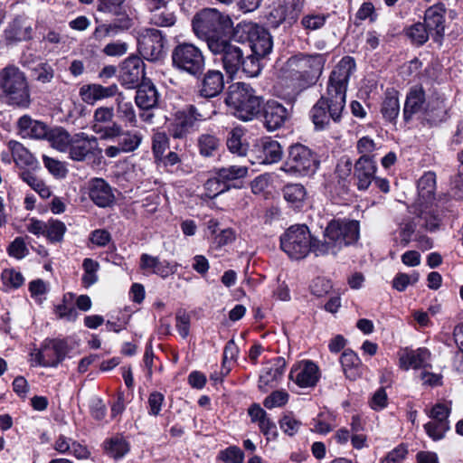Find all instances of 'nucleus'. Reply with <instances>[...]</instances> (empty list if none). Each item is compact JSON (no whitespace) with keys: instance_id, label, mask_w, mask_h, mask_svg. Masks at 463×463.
I'll return each mask as SVG.
<instances>
[{"instance_id":"1","label":"nucleus","mask_w":463,"mask_h":463,"mask_svg":"<svg viewBox=\"0 0 463 463\" xmlns=\"http://www.w3.org/2000/svg\"><path fill=\"white\" fill-rule=\"evenodd\" d=\"M192 26L195 35L204 40L208 48L213 42H220L234 30L231 17L215 8H204L197 12L193 17Z\"/></svg>"},{"instance_id":"2","label":"nucleus","mask_w":463,"mask_h":463,"mask_svg":"<svg viewBox=\"0 0 463 463\" xmlns=\"http://www.w3.org/2000/svg\"><path fill=\"white\" fill-rule=\"evenodd\" d=\"M0 93L5 102L14 107L28 108L30 89L24 71L14 65L0 70Z\"/></svg>"},{"instance_id":"3","label":"nucleus","mask_w":463,"mask_h":463,"mask_svg":"<svg viewBox=\"0 0 463 463\" xmlns=\"http://www.w3.org/2000/svg\"><path fill=\"white\" fill-rule=\"evenodd\" d=\"M225 103L236 118L250 121L260 113L263 99L249 84L237 82L230 87Z\"/></svg>"},{"instance_id":"4","label":"nucleus","mask_w":463,"mask_h":463,"mask_svg":"<svg viewBox=\"0 0 463 463\" xmlns=\"http://www.w3.org/2000/svg\"><path fill=\"white\" fill-rule=\"evenodd\" d=\"M325 61L324 56L319 53H298L287 61L285 71L288 77L299 81L300 87L306 88L316 83L322 73Z\"/></svg>"},{"instance_id":"5","label":"nucleus","mask_w":463,"mask_h":463,"mask_svg":"<svg viewBox=\"0 0 463 463\" xmlns=\"http://www.w3.org/2000/svg\"><path fill=\"white\" fill-rule=\"evenodd\" d=\"M212 107L209 102H203L200 106L190 104L176 111L167 127L169 135L175 139L185 138L197 129L200 122L210 117Z\"/></svg>"},{"instance_id":"6","label":"nucleus","mask_w":463,"mask_h":463,"mask_svg":"<svg viewBox=\"0 0 463 463\" xmlns=\"http://www.w3.org/2000/svg\"><path fill=\"white\" fill-rule=\"evenodd\" d=\"M318 165L317 155L309 147L297 143L288 147L281 170L295 176H306L313 175Z\"/></svg>"},{"instance_id":"7","label":"nucleus","mask_w":463,"mask_h":463,"mask_svg":"<svg viewBox=\"0 0 463 463\" xmlns=\"http://www.w3.org/2000/svg\"><path fill=\"white\" fill-rule=\"evenodd\" d=\"M172 62L176 70L196 79L203 75L205 69V58L202 50L188 43H180L174 48Z\"/></svg>"},{"instance_id":"8","label":"nucleus","mask_w":463,"mask_h":463,"mask_svg":"<svg viewBox=\"0 0 463 463\" xmlns=\"http://www.w3.org/2000/svg\"><path fill=\"white\" fill-rule=\"evenodd\" d=\"M345 106V100L337 96H322L310 110V117L316 129L322 130L329 126L330 121L339 122Z\"/></svg>"},{"instance_id":"9","label":"nucleus","mask_w":463,"mask_h":463,"mask_svg":"<svg viewBox=\"0 0 463 463\" xmlns=\"http://www.w3.org/2000/svg\"><path fill=\"white\" fill-rule=\"evenodd\" d=\"M311 234L306 225L290 226L280 237V248L295 260H302L310 252Z\"/></svg>"},{"instance_id":"10","label":"nucleus","mask_w":463,"mask_h":463,"mask_svg":"<svg viewBox=\"0 0 463 463\" xmlns=\"http://www.w3.org/2000/svg\"><path fill=\"white\" fill-rule=\"evenodd\" d=\"M326 238L334 241L338 250L356 242L360 235L359 222L354 220H332L324 231Z\"/></svg>"},{"instance_id":"11","label":"nucleus","mask_w":463,"mask_h":463,"mask_svg":"<svg viewBox=\"0 0 463 463\" xmlns=\"http://www.w3.org/2000/svg\"><path fill=\"white\" fill-rule=\"evenodd\" d=\"M239 33H245L251 52L256 56L265 57L272 50V38L263 27L255 24H239L234 28V37Z\"/></svg>"},{"instance_id":"12","label":"nucleus","mask_w":463,"mask_h":463,"mask_svg":"<svg viewBox=\"0 0 463 463\" xmlns=\"http://www.w3.org/2000/svg\"><path fill=\"white\" fill-rule=\"evenodd\" d=\"M209 50L214 55H220V60L226 73L231 77L241 70L244 52L241 47L232 43L226 37L220 42H213Z\"/></svg>"},{"instance_id":"13","label":"nucleus","mask_w":463,"mask_h":463,"mask_svg":"<svg viewBox=\"0 0 463 463\" xmlns=\"http://www.w3.org/2000/svg\"><path fill=\"white\" fill-rule=\"evenodd\" d=\"M165 38L157 29H146L138 38V52L144 59L150 61H157L165 57Z\"/></svg>"},{"instance_id":"14","label":"nucleus","mask_w":463,"mask_h":463,"mask_svg":"<svg viewBox=\"0 0 463 463\" xmlns=\"http://www.w3.org/2000/svg\"><path fill=\"white\" fill-rule=\"evenodd\" d=\"M355 69V61L350 56L343 57L335 67L328 80L327 95L340 97L345 100L347 82Z\"/></svg>"},{"instance_id":"15","label":"nucleus","mask_w":463,"mask_h":463,"mask_svg":"<svg viewBox=\"0 0 463 463\" xmlns=\"http://www.w3.org/2000/svg\"><path fill=\"white\" fill-rule=\"evenodd\" d=\"M114 109L112 107H99L93 115L92 131L99 135L101 139L111 140L121 131V126L114 120Z\"/></svg>"},{"instance_id":"16","label":"nucleus","mask_w":463,"mask_h":463,"mask_svg":"<svg viewBox=\"0 0 463 463\" xmlns=\"http://www.w3.org/2000/svg\"><path fill=\"white\" fill-rule=\"evenodd\" d=\"M135 102L143 110L139 117L145 122H151L154 114L151 110L158 106L159 93L156 86L151 82H143L137 86Z\"/></svg>"},{"instance_id":"17","label":"nucleus","mask_w":463,"mask_h":463,"mask_svg":"<svg viewBox=\"0 0 463 463\" xmlns=\"http://www.w3.org/2000/svg\"><path fill=\"white\" fill-rule=\"evenodd\" d=\"M261 108L262 123L268 131L281 128L290 117V111L276 100H269Z\"/></svg>"},{"instance_id":"18","label":"nucleus","mask_w":463,"mask_h":463,"mask_svg":"<svg viewBox=\"0 0 463 463\" xmlns=\"http://www.w3.org/2000/svg\"><path fill=\"white\" fill-rule=\"evenodd\" d=\"M97 149L98 138L80 132L72 136L67 151H69L70 157L72 160L84 161L89 156H95Z\"/></svg>"},{"instance_id":"19","label":"nucleus","mask_w":463,"mask_h":463,"mask_svg":"<svg viewBox=\"0 0 463 463\" xmlns=\"http://www.w3.org/2000/svg\"><path fill=\"white\" fill-rule=\"evenodd\" d=\"M145 76V64L137 56L127 58L121 64L119 80L128 89L139 86V81Z\"/></svg>"},{"instance_id":"20","label":"nucleus","mask_w":463,"mask_h":463,"mask_svg":"<svg viewBox=\"0 0 463 463\" xmlns=\"http://www.w3.org/2000/svg\"><path fill=\"white\" fill-rule=\"evenodd\" d=\"M445 14L446 7L444 4L439 3L430 6L424 14V24L429 28L433 41L439 44H441L444 37Z\"/></svg>"},{"instance_id":"21","label":"nucleus","mask_w":463,"mask_h":463,"mask_svg":"<svg viewBox=\"0 0 463 463\" xmlns=\"http://www.w3.org/2000/svg\"><path fill=\"white\" fill-rule=\"evenodd\" d=\"M319 369L311 361H303L294 365L289 379L301 388L314 387L319 380Z\"/></svg>"},{"instance_id":"22","label":"nucleus","mask_w":463,"mask_h":463,"mask_svg":"<svg viewBox=\"0 0 463 463\" xmlns=\"http://www.w3.org/2000/svg\"><path fill=\"white\" fill-rule=\"evenodd\" d=\"M118 96V86L116 83H112L108 86H103L99 83H90L80 87V96L81 99L87 104L93 105L95 102L110 99L115 96Z\"/></svg>"},{"instance_id":"23","label":"nucleus","mask_w":463,"mask_h":463,"mask_svg":"<svg viewBox=\"0 0 463 463\" xmlns=\"http://www.w3.org/2000/svg\"><path fill=\"white\" fill-rule=\"evenodd\" d=\"M223 89V74L218 70H209L206 73H203V77L198 83V94L205 99L217 97Z\"/></svg>"},{"instance_id":"24","label":"nucleus","mask_w":463,"mask_h":463,"mask_svg":"<svg viewBox=\"0 0 463 463\" xmlns=\"http://www.w3.org/2000/svg\"><path fill=\"white\" fill-rule=\"evenodd\" d=\"M354 176L359 190H366L375 177L376 164L373 157L361 156L354 164Z\"/></svg>"},{"instance_id":"25","label":"nucleus","mask_w":463,"mask_h":463,"mask_svg":"<svg viewBox=\"0 0 463 463\" xmlns=\"http://www.w3.org/2000/svg\"><path fill=\"white\" fill-rule=\"evenodd\" d=\"M89 196L99 207H109L115 201L111 186L102 178L90 180L89 185Z\"/></svg>"},{"instance_id":"26","label":"nucleus","mask_w":463,"mask_h":463,"mask_svg":"<svg viewBox=\"0 0 463 463\" xmlns=\"http://www.w3.org/2000/svg\"><path fill=\"white\" fill-rule=\"evenodd\" d=\"M304 5L305 0H291L288 4L279 5L274 9L270 15L278 18L275 26H279L282 24L292 26L298 20Z\"/></svg>"},{"instance_id":"27","label":"nucleus","mask_w":463,"mask_h":463,"mask_svg":"<svg viewBox=\"0 0 463 463\" xmlns=\"http://www.w3.org/2000/svg\"><path fill=\"white\" fill-rule=\"evenodd\" d=\"M286 362L281 357H277L269 363L260 375L259 387L264 389L267 386L275 387L279 379L284 374Z\"/></svg>"},{"instance_id":"28","label":"nucleus","mask_w":463,"mask_h":463,"mask_svg":"<svg viewBox=\"0 0 463 463\" xmlns=\"http://www.w3.org/2000/svg\"><path fill=\"white\" fill-rule=\"evenodd\" d=\"M425 92L421 87L412 88L408 93L403 108V118L406 122L423 109Z\"/></svg>"},{"instance_id":"29","label":"nucleus","mask_w":463,"mask_h":463,"mask_svg":"<svg viewBox=\"0 0 463 463\" xmlns=\"http://www.w3.org/2000/svg\"><path fill=\"white\" fill-rule=\"evenodd\" d=\"M257 146L259 152L261 153L259 156L260 164L276 163L282 157V147L277 140H272L269 137L263 138Z\"/></svg>"},{"instance_id":"30","label":"nucleus","mask_w":463,"mask_h":463,"mask_svg":"<svg viewBox=\"0 0 463 463\" xmlns=\"http://www.w3.org/2000/svg\"><path fill=\"white\" fill-rule=\"evenodd\" d=\"M168 3H148L150 10V23L156 26L169 27L175 24V15L166 8Z\"/></svg>"},{"instance_id":"31","label":"nucleus","mask_w":463,"mask_h":463,"mask_svg":"<svg viewBox=\"0 0 463 463\" xmlns=\"http://www.w3.org/2000/svg\"><path fill=\"white\" fill-rule=\"evenodd\" d=\"M430 355V354L426 348L406 351L400 357L401 367L404 370H408L411 367L414 369L426 367Z\"/></svg>"},{"instance_id":"32","label":"nucleus","mask_w":463,"mask_h":463,"mask_svg":"<svg viewBox=\"0 0 463 463\" xmlns=\"http://www.w3.org/2000/svg\"><path fill=\"white\" fill-rule=\"evenodd\" d=\"M140 268L142 269H151L152 273L166 278L175 272L174 268L166 260L160 261L157 257H153L144 253L140 257Z\"/></svg>"},{"instance_id":"33","label":"nucleus","mask_w":463,"mask_h":463,"mask_svg":"<svg viewBox=\"0 0 463 463\" xmlns=\"http://www.w3.org/2000/svg\"><path fill=\"white\" fill-rule=\"evenodd\" d=\"M9 151L12 153L14 162L21 168L37 166V161L33 156L19 142L11 140L8 142Z\"/></svg>"},{"instance_id":"34","label":"nucleus","mask_w":463,"mask_h":463,"mask_svg":"<svg viewBox=\"0 0 463 463\" xmlns=\"http://www.w3.org/2000/svg\"><path fill=\"white\" fill-rule=\"evenodd\" d=\"M436 175L433 172L425 173L418 181V194L420 203H429L434 200Z\"/></svg>"},{"instance_id":"35","label":"nucleus","mask_w":463,"mask_h":463,"mask_svg":"<svg viewBox=\"0 0 463 463\" xmlns=\"http://www.w3.org/2000/svg\"><path fill=\"white\" fill-rule=\"evenodd\" d=\"M381 112L386 120L390 122L395 121L400 113V103L397 90L393 89L386 90L382 103Z\"/></svg>"},{"instance_id":"36","label":"nucleus","mask_w":463,"mask_h":463,"mask_svg":"<svg viewBox=\"0 0 463 463\" xmlns=\"http://www.w3.org/2000/svg\"><path fill=\"white\" fill-rule=\"evenodd\" d=\"M32 26L26 25L22 20L14 19L5 32V40L9 43L28 41L32 39Z\"/></svg>"},{"instance_id":"37","label":"nucleus","mask_w":463,"mask_h":463,"mask_svg":"<svg viewBox=\"0 0 463 463\" xmlns=\"http://www.w3.org/2000/svg\"><path fill=\"white\" fill-rule=\"evenodd\" d=\"M118 143L124 153L134 152L140 146L143 136L138 131H124L121 128L120 133L116 137Z\"/></svg>"},{"instance_id":"38","label":"nucleus","mask_w":463,"mask_h":463,"mask_svg":"<svg viewBox=\"0 0 463 463\" xmlns=\"http://www.w3.org/2000/svg\"><path fill=\"white\" fill-rule=\"evenodd\" d=\"M340 363L345 376L351 380H355L359 374L358 366L361 364L356 354L350 349L345 350L340 357Z\"/></svg>"},{"instance_id":"39","label":"nucleus","mask_w":463,"mask_h":463,"mask_svg":"<svg viewBox=\"0 0 463 463\" xmlns=\"http://www.w3.org/2000/svg\"><path fill=\"white\" fill-rule=\"evenodd\" d=\"M104 449L109 457L118 459L128 452L129 445L123 437L115 436L104 443Z\"/></svg>"},{"instance_id":"40","label":"nucleus","mask_w":463,"mask_h":463,"mask_svg":"<svg viewBox=\"0 0 463 463\" xmlns=\"http://www.w3.org/2000/svg\"><path fill=\"white\" fill-rule=\"evenodd\" d=\"M71 136L63 128H51L47 140L52 146L61 152H66L71 141Z\"/></svg>"},{"instance_id":"41","label":"nucleus","mask_w":463,"mask_h":463,"mask_svg":"<svg viewBox=\"0 0 463 463\" xmlns=\"http://www.w3.org/2000/svg\"><path fill=\"white\" fill-rule=\"evenodd\" d=\"M117 113L118 118L132 127H136L137 123L134 106L129 101H125L121 93L116 99Z\"/></svg>"},{"instance_id":"42","label":"nucleus","mask_w":463,"mask_h":463,"mask_svg":"<svg viewBox=\"0 0 463 463\" xmlns=\"http://www.w3.org/2000/svg\"><path fill=\"white\" fill-rule=\"evenodd\" d=\"M338 251L337 246L329 238L324 236V239L320 240L311 236L310 252L314 253L315 256L336 255Z\"/></svg>"},{"instance_id":"43","label":"nucleus","mask_w":463,"mask_h":463,"mask_svg":"<svg viewBox=\"0 0 463 463\" xmlns=\"http://www.w3.org/2000/svg\"><path fill=\"white\" fill-rule=\"evenodd\" d=\"M44 351L49 352L55 367L64 360L68 353V345L64 340L52 339L44 345Z\"/></svg>"},{"instance_id":"44","label":"nucleus","mask_w":463,"mask_h":463,"mask_svg":"<svg viewBox=\"0 0 463 463\" xmlns=\"http://www.w3.org/2000/svg\"><path fill=\"white\" fill-rule=\"evenodd\" d=\"M405 33L415 45L424 44L430 35L429 28L424 23H416L405 30Z\"/></svg>"},{"instance_id":"45","label":"nucleus","mask_w":463,"mask_h":463,"mask_svg":"<svg viewBox=\"0 0 463 463\" xmlns=\"http://www.w3.org/2000/svg\"><path fill=\"white\" fill-rule=\"evenodd\" d=\"M283 196L288 203L298 207L306 196L305 187L299 184H287L283 188Z\"/></svg>"},{"instance_id":"46","label":"nucleus","mask_w":463,"mask_h":463,"mask_svg":"<svg viewBox=\"0 0 463 463\" xmlns=\"http://www.w3.org/2000/svg\"><path fill=\"white\" fill-rule=\"evenodd\" d=\"M198 147L203 156H213L219 150L220 140L213 135L203 134L198 138Z\"/></svg>"},{"instance_id":"47","label":"nucleus","mask_w":463,"mask_h":463,"mask_svg":"<svg viewBox=\"0 0 463 463\" xmlns=\"http://www.w3.org/2000/svg\"><path fill=\"white\" fill-rule=\"evenodd\" d=\"M216 175L221 180L227 184V182L244 178L248 175V167L246 165H230L218 169Z\"/></svg>"},{"instance_id":"48","label":"nucleus","mask_w":463,"mask_h":463,"mask_svg":"<svg viewBox=\"0 0 463 463\" xmlns=\"http://www.w3.org/2000/svg\"><path fill=\"white\" fill-rule=\"evenodd\" d=\"M417 224L412 219L403 220L399 226V237L395 239L397 245L406 247L411 241V236L415 232Z\"/></svg>"},{"instance_id":"49","label":"nucleus","mask_w":463,"mask_h":463,"mask_svg":"<svg viewBox=\"0 0 463 463\" xmlns=\"http://www.w3.org/2000/svg\"><path fill=\"white\" fill-rule=\"evenodd\" d=\"M66 232L65 224L59 221L51 219L46 222L45 236L51 242H60Z\"/></svg>"},{"instance_id":"50","label":"nucleus","mask_w":463,"mask_h":463,"mask_svg":"<svg viewBox=\"0 0 463 463\" xmlns=\"http://www.w3.org/2000/svg\"><path fill=\"white\" fill-rule=\"evenodd\" d=\"M82 267L84 274L82 277V283L85 287H90L97 282L98 276L97 271L99 270V264L98 261L86 258L83 260Z\"/></svg>"},{"instance_id":"51","label":"nucleus","mask_w":463,"mask_h":463,"mask_svg":"<svg viewBox=\"0 0 463 463\" xmlns=\"http://www.w3.org/2000/svg\"><path fill=\"white\" fill-rule=\"evenodd\" d=\"M328 15L324 14H307L301 18L300 24L306 31H315L322 28Z\"/></svg>"},{"instance_id":"52","label":"nucleus","mask_w":463,"mask_h":463,"mask_svg":"<svg viewBox=\"0 0 463 463\" xmlns=\"http://www.w3.org/2000/svg\"><path fill=\"white\" fill-rule=\"evenodd\" d=\"M203 187L205 190V196L208 198H215L219 194L230 189V186L227 184H224L218 175L208 179Z\"/></svg>"},{"instance_id":"53","label":"nucleus","mask_w":463,"mask_h":463,"mask_svg":"<svg viewBox=\"0 0 463 463\" xmlns=\"http://www.w3.org/2000/svg\"><path fill=\"white\" fill-rule=\"evenodd\" d=\"M427 434L434 440L444 438L445 433L449 430V422L430 420L424 425Z\"/></svg>"},{"instance_id":"54","label":"nucleus","mask_w":463,"mask_h":463,"mask_svg":"<svg viewBox=\"0 0 463 463\" xmlns=\"http://www.w3.org/2000/svg\"><path fill=\"white\" fill-rule=\"evenodd\" d=\"M241 130L233 129L227 139V146L232 153L242 156L247 155L248 147L241 142Z\"/></svg>"},{"instance_id":"55","label":"nucleus","mask_w":463,"mask_h":463,"mask_svg":"<svg viewBox=\"0 0 463 463\" xmlns=\"http://www.w3.org/2000/svg\"><path fill=\"white\" fill-rule=\"evenodd\" d=\"M259 58L260 56H256L253 53L242 58L241 69L246 76L256 77L260 74L261 68Z\"/></svg>"},{"instance_id":"56","label":"nucleus","mask_w":463,"mask_h":463,"mask_svg":"<svg viewBox=\"0 0 463 463\" xmlns=\"http://www.w3.org/2000/svg\"><path fill=\"white\" fill-rule=\"evenodd\" d=\"M1 279L5 287L17 288L24 284L23 275L13 269H5L1 274Z\"/></svg>"},{"instance_id":"57","label":"nucleus","mask_w":463,"mask_h":463,"mask_svg":"<svg viewBox=\"0 0 463 463\" xmlns=\"http://www.w3.org/2000/svg\"><path fill=\"white\" fill-rule=\"evenodd\" d=\"M169 140L165 133H156L153 137L152 150L156 159H161L166 148L168 147Z\"/></svg>"},{"instance_id":"58","label":"nucleus","mask_w":463,"mask_h":463,"mask_svg":"<svg viewBox=\"0 0 463 463\" xmlns=\"http://www.w3.org/2000/svg\"><path fill=\"white\" fill-rule=\"evenodd\" d=\"M288 394L283 391H275L264 400V406L268 409L279 407L287 403Z\"/></svg>"},{"instance_id":"59","label":"nucleus","mask_w":463,"mask_h":463,"mask_svg":"<svg viewBox=\"0 0 463 463\" xmlns=\"http://www.w3.org/2000/svg\"><path fill=\"white\" fill-rule=\"evenodd\" d=\"M408 454V449L404 444H400L390 451L381 463H402Z\"/></svg>"},{"instance_id":"60","label":"nucleus","mask_w":463,"mask_h":463,"mask_svg":"<svg viewBox=\"0 0 463 463\" xmlns=\"http://www.w3.org/2000/svg\"><path fill=\"white\" fill-rule=\"evenodd\" d=\"M332 288V286L330 284V281L324 279V278H317L312 281V284L310 285V291L311 293L318 298H321L325 295H326L330 289Z\"/></svg>"},{"instance_id":"61","label":"nucleus","mask_w":463,"mask_h":463,"mask_svg":"<svg viewBox=\"0 0 463 463\" xmlns=\"http://www.w3.org/2000/svg\"><path fill=\"white\" fill-rule=\"evenodd\" d=\"M450 409L443 403L435 404L427 414L431 420L446 421L449 422V416Z\"/></svg>"},{"instance_id":"62","label":"nucleus","mask_w":463,"mask_h":463,"mask_svg":"<svg viewBox=\"0 0 463 463\" xmlns=\"http://www.w3.org/2000/svg\"><path fill=\"white\" fill-rule=\"evenodd\" d=\"M43 162L45 167L52 173L53 175L59 178L65 177L67 174V169L63 165V164L56 159L51 158L49 156H43Z\"/></svg>"},{"instance_id":"63","label":"nucleus","mask_w":463,"mask_h":463,"mask_svg":"<svg viewBox=\"0 0 463 463\" xmlns=\"http://www.w3.org/2000/svg\"><path fill=\"white\" fill-rule=\"evenodd\" d=\"M243 458L244 456L241 449L234 446L229 447L220 453V458L229 463H241Z\"/></svg>"},{"instance_id":"64","label":"nucleus","mask_w":463,"mask_h":463,"mask_svg":"<svg viewBox=\"0 0 463 463\" xmlns=\"http://www.w3.org/2000/svg\"><path fill=\"white\" fill-rule=\"evenodd\" d=\"M281 430L288 436H293L298 432L301 422L297 420L291 415H285L279 421Z\"/></svg>"}]
</instances>
